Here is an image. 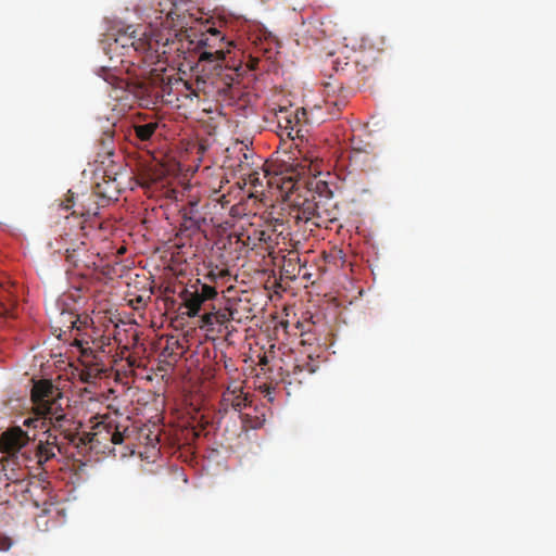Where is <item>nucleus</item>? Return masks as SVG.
<instances>
[{
	"label": "nucleus",
	"mask_w": 556,
	"mask_h": 556,
	"mask_svg": "<svg viewBox=\"0 0 556 556\" xmlns=\"http://www.w3.org/2000/svg\"><path fill=\"white\" fill-rule=\"evenodd\" d=\"M64 395L51 380H34L30 389V402H33L34 417L25 419V426L34 429L51 427L54 431L64 435L68 443L78 447H101L93 441L88 432H79V421L73 420L62 406Z\"/></svg>",
	"instance_id": "obj_1"
},
{
	"label": "nucleus",
	"mask_w": 556,
	"mask_h": 556,
	"mask_svg": "<svg viewBox=\"0 0 556 556\" xmlns=\"http://www.w3.org/2000/svg\"><path fill=\"white\" fill-rule=\"evenodd\" d=\"M115 178L97 182L90 192L75 193L68 191V197L63 201L64 211H71L72 216L84 218L79 230L81 236L88 238L96 236L103 227L98 219V212L105 207L110 201L116 200Z\"/></svg>",
	"instance_id": "obj_2"
},
{
	"label": "nucleus",
	"mask_w": 556,
	"mask_h": 556,
	"mask_svg": "<svg viewBox=\"0 0 556 556\" xmlns=\"http://www.w3.org/2000/svg\"><path fill=\"white\" fill-rule=\"evenodd\" d=\"M106 51L110 59L116 58L122 64H153L156 59L153 41L144 34L138 36L136 30H122L114 38H108Z\"/></svg>",
	"instance_id": "obj_3"
},
{
	"label": "nucleus",
	"mask_w": 556,
	"mask_h": 556,
	"mask_svg": "<svg viewBox=\"0 0 556 556\" xmlns=\"http://www.w3.org/2000/svg\"><path fill=\"white\" fill-rule=\"evenodd\" d=\"M295 222L312 223L316 227L326 222L334 220V204L331 201V190L321 180L316 181L315 190L308 189L303 200L295 201Z\"/></svg>",
	"instance_id": "obj_4"
},
{
	"label": "nucleus",
	"mask_w": 556,
	"mask_h": 556,
	"mask_svg": "<svg viewBox=\"0 0 556 556\" xmlns=\"http://www.w3.org/2000/svg\"><path fill=\"white\" fill-rule=\"evenodd\" d=\"M87 324L88 317L80 318L79 316H74V319L70 321L72 329L78 331V337L74 338L72 345L79 349L81 358L85 359L84 369L79 372V379L86 383H93L96 380L100 379L103 372H105V368L98 359V356L93 353V350L100 349V343L85 332H80Z\"/></svg>",
	"instance_id": "obj_5"
},
{
	"label": "nucleus",
	"mask_w": 556,
	"mask_h": 556,
	"mask_svg": "<svg viewBox=\"0 0 556 556\" xmlns=\"http://www.w3.org/2000/svg\"><path fill=\"white\" fill-rule=\"evenodd\" d=\"M219 407H222V410L226 413L228 409H232L235 412H255V406L251 405L248 393L242 391V382L237 380H232V382L227 386L226 390H224V393H222Z\"/></svg>",
	"instance_id": "obj_6"
},
{
	"label": "nucleus",
	"mask_w": 556,
	"mask_h": 556,
	"mask_svg": "<svg viewBox=\"0 0 556 556\" xmlns=\"http://www.w3.org/2000/svg\"><path fill=\"white\" fill-rule=\"evenodd\" d=\"M227 168L248 182L258 185V173L253 168V153L248 148L239 147V156L227 157Z\"/></svg>",
	"instance_id": "obj_7"
},
{
	"label": "nucleus",
	"mask_w": 556,
	"mask_h": 556,
	"mask_svg": "<svg viewBox=\"0 0 556 556\" xmlns=\"http://www.w3.org/2000/svg\"><path fill=\"white\" fill-rule=\"evenodd\" d=\"M223 42V37L215 28H208L203 37L199 39V48H207L199 53V62L219 63L225 60V50L216 48L217 43Z\"/></svg>",
	"instance_id": "obj_8"
},
{
	"label": "nucleus",
	"mask_w": 556,
	"mask_h": 556,
	"mask_svg": "<svg viewBox=\"0 0 556 556\" xmlns=\"http://www.w3.org/2000/svg\"><path fill=\"white\" fill-rule=\"evenodd\" d=\"M278 128L282 130V136L290 140H302L304 131L302 124L304 122L296 119V113L291 110V106H282L278 109L277 114Z\"/></svg>",
	"instance_id": "obj_9"
},
{
	"label": "nucleus",
	"mask_w": 556,
	"mask_h": 556,
	"mask_svg": "<svg viewBox=\"0 0 556 556\" xmlns=\"http://www.w3.org/2000/svg\"><path fill=\"white\" fill-rule=\"evenodd\" d=\"M94 438L97 444L108 448V444L117 445L123 443V432L112 421H99L92 427V432H87Z\"/></svg>",
	"instance_id": "obj_10"
},
{
	"label": "nucleus",
	"mask_w": 556,
	"mask_h": 556,
	"mask_svg": "<svg viewBox=\"0 0 556 556\" xmlns=\"http://www.w3.org/2000/svg\"><path fill=\"white\" fill-rule=\"evenodd\" d=\"M29 443L27 433L18 427L10 428L0 437V448L8 454H14Z\"/></svg>",
	"instance_id": "obj_11"
},
{
	"label": "nucleus",
	"mask_w": 556,
	"mask_h": 556,
	"mask_svg": "<svg viewBox=\"0 0 556 556\" xmlns=\"http://www.w3.org/2000/svg\"><path fill=\"white\" fill-rule=\"evenodd\" d=\"M46 434H48L46 440H40L34 445V457H36L40 466L54 458V451L58 450V446H55V437L49 432H46Z\"/></svg>",
	"instance_id": "obj_12"
},
{
	"label": "nucleus",
	"mask_w": 556,
	"mask_h": 556,
	"mask_svg": "<svg viewBox=\"0 0 556 556\" xmlns=\"http://www.w3.org/2000/svg\"><path fill=\"white\" fill-rule=\"evenodd\" d=\"M314 372V366L309 361H302L293 364L292 369L286 371V377H288V382H298L301 383L302 377L305 375H312Z\"/></svg>",
	"instance_id": "obj_13"
},
{
	"label": "nucleus",
	"mask_w": 556,
	"mask_h": 556,
	"mask_svg": "<svg viewBox=\"0 0 556 556\" xmlns=\"http://www.w3.org/2000/svg\"><path fill=\"white\" fill-rule=\"evenodd\" d=\"M237 413L241 414V421L244 429L255 430L263 427L264 415L263 412L257 408H255V412L242 410Z\"/></svg>",
	"instance_id": "obj_14"
},
{
	"label": "nucleus",
	"mask_w": 556,
	"mask_h": 556,
	"mask_svg": "<svg viewBox=\"0 0 556 556\" xmlns=\"http://www.w3.org/2000/svg\"><path fill=\"white\" fill-rule=\"evenodd\" d=\"M204 223V218L198 215L197 211L191 207L186 215H184V224H181V233L190 231L195 232L200 230V227Z\"/></svg>",
	"instance_id": "obj_15"
},
{
	"label": "nucleus",
	"mask_w": 556,
	"mask_h": 556,
	"mask_svg": "<svg viewBox=\"0 0 556 556\" xmlns=\"http://www.w3.org/2000/svg\"><path fill=\"white\" fill-rule=\"evenodd\" d=\"M211 300H213V298H202L184 294V305H186V308H188L189 318H194L195 316H198V312H200L202 304Z\"/></svg>",
	"instance_id": "obj_16"
},
{
	"label": "nucleus",
	"mask_w": 556,
	"mask_h": 556,
	"mask_svg": "<svg viewBox=\"0 0 556 556\" xmlns=\"http://www.w3.org/2000/svg\"><path fill=\"white\" fill-rule=\"evenodd\" d=\"M184 294L201 296L203 299H214L217 295V291L207 283L199 282L193 286V290H186Z\"/></svg>",
	"instance_id": "obj_17"
},
{
	"label": "nucleus",
	"mask_w": 556,
	"mask_h": 556,
	"mask_svg": "<svg viewBox=\"0 0 556 556\" xmlns=\"http://www.w3.org/2000/svg\"><path fill=\"white\" fill-rule=\"evenodd\" d=\"M206 315H213L214 319L217 321V327H228V324L233 320V314H236V311H233L231 307L227 306L224 309H216L214 312L204 313Z\"/></svg>",
	"instance_id": "obj_18"
},
{
	"label": "nucleus",
	"mask_w": 556,
	"mask_h": 556,
	"mask_svg": "<svg viewBox=\"0 0 556 556\" xmlns=\"http://www.w3.org/2000/svg\"><path fill=\"white\" fill-rule=\"evenodd\" d=\"M157 127L159 124L155 122L137 125L135 126V135H137V138L140 141H149L151 140V137H153V134L156 131Z\"/></svg>",
	"instance_id": "obj_19"
},
{
	"label": "nucleus",
	"mask_w": 556,
	"mask_h": 556,
	"mask_svg": "<svg viewBox=\"0 0 556 556\" xmlns=\"http://www.w3.org/2000/svg\"><path fill=\"white\" fill-rule=\"evenodd\" d=\"M79 251V245L76 243H70L68 247H66V261H68L70 264H73L74 266H77L79 264L80 260L77 255V252Z\"/></svg>",
	"instance_id": "obj_20"
},
{
	"label": "nucleus",
	"mask_w": 556,
	"mask_h": 556,
	"mask_svg": "<svg viewBox=\"0 0 556 556\" xmlns=\"http://www.w3.org/2000/svg\"><path fill=\"white\" fill-rule=\"evenodd\" d=\"M217 326V321L213 318V315H201V328L206 331H213V328Z\"/></svg>",
	"instance_id": "obj_21"
},
{
	"label": "nucleus",
	"mask_w": 556,
	"mask_h": 556,
	"mask_svg": "<svg viewBox=\"0 0 556 556\" xmlns=\"http://www.w3.org/2000/svg\"><path fill=\"white\" fill-rule=\"evenodd\" d=\"M254 238L264 245L270 243V235L264 230H254Z\"/></svg>",
	"instance_id": "obj_22"
},
{
	"label": "nucleus",
	"mask_w": 556,
	"mask_h": 556,
	"mask_svg": "<svg viewBox=\"0 0 556 556\" xmlns=\"http://www.w3.org/2000/svg\"><path fill=\"white\" fill-rule=\"evenodd\" d=\"M146 302L147 299H144L142 295H137L132 299H129V306L132 307V309L139 311L144 307Z\"/></svg>",
	"instance_id": "obj_23"
},
{
	"label": "nucleus",
	"mask_w": 556,
	"mask_h": 556,
	"mask_svg": "<svg viewBox=\"0 0 556 556\" xmlns=\"http://www.w3.org/2000/svg\"><path fill=\"white\" fill-rule=\"evenodd\" d=\"M11 307L3 303V295L0 294V316H8Z\"/></svg>",
	"instance_id": "obj_24"
},
{
	"label": "nucleus",
	"mask_w": 556,
	"mask_h": 556,
	"mask_svg": "<svg viewBox=\"0 0 556 556\" xmlns=\"http://www.w3.org/2000/svg\"><path fill=\"white\" fill-rule=\"evenodd\" d=\"M292 111L298 113V121H301V122H304L306 121V111H304L303 109H293L292 108Z\"/></svg>",
	"instance_id": "obj_25"
},
{
	"label": "nucleus",
	"mask_w": 556,
	"mask_h": 556,
	"mask_svg": "<svg viewBox=\"0 0 556 556\" xmlns=\"http://www.w3.org/2000/svg\"><path fill=\"white\" fill-rule=\"evenodd\" d=\"M333 106H336L337 112H339L340 109L344 106V101L343 100L336 101V102H333Z\"/></svg>",
	"instance_id": "obj_26"
},
{
	"label": "nucleus",
	"mask_w": 556,
	"mask_h": 556,
	"mask_svg": "<svg viewBox=\"0 0 556 556\" xmlns=\"http://www.w3.org/2000/svg\"><path fill=\"white\" fill-rule=\"evenodd\" d=\"M256 59H250V68L255 70Z\"/></svg>",
	"instance_id": "obj_27"
},
{
	"label": "nucleus",
	"mask_w": 556,
	"mask_h": 556,
	"mask_svg": "<svg viewBox=\"0 0 556 556\" xmlns=\"http://www.w3.org/2000/svg\"><path fill=\"white\" fill-rule=\"evenodd\" d=\"M187 1H189V0H176V2H174V4H176V3H178V2L184 3V2H187Z\"/></svg>",
	"instance_id": "obj_28"
},
{
	"label": "nucleus",
	"mask_w": 556,
	"mask_h": 556,
	"mask_svg": "<svg viewBox=\"0 0 556 556\" xmlns=\"http://www.w3.org/2000/svg\"><path fill=\"white\" fill-rule=\"evenodd\" d=\"M292 189H299V185L292 184Z\"/></svg>",
	"instance_id": "obj_29"
},
{
	"label": "nucleus",
	"mask_w": 556,
	"mask_h": 556,
	"mask_svg": "<svg viewBox=\"0 0 556 556\" xmlns=\"http://www.w3.org/2000/svg\"><path fill=\"white\" fill-rule=\"evenodd\" d=\"M275 222H277V225H281V220L275 219Z\"/></svg>",
	"instance_id": "obj_30"
},
{
	"label": "nucleus",
	"mask_w": 556,
	"mask_h": 556,
	"mask_svg": "<svg viewBox=\"0 0 556 556\" xmlns=\"http://www.w3.org/2000/svg\"><path fill=\"white\" fill-rule=\"evenodd\" d=\"M265 363H266V358H265V357H263V358H262V364H265Z\"/></svg>",
	"instance_id": "obj_31"
}]
</instances>
